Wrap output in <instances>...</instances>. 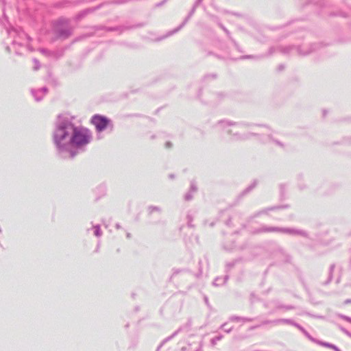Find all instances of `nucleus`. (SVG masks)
<instances>
[{
	"mask_svg": "<svg viewBox=\"0 0 351 351\" xmlns=\"http://www.w3.org/2000/svg\"><path fill=\"white\" fill-rule=\"evenodd\" d=\"M92 139L91 132L84 128L73 127L71 147H83Z\"/></svg>",
	"mask_w": 351,
	"mask_h": 351,
	"instance_id": "nucleus-2",
	"label": "nucleus"
},
{
	"mask_svg": "<svg viewBox=\"0 0 351 351\" xmlns=\"http://www.w3.org/2000/svg\"><path fill=\"white\" fill-rule=\"evenodd\" d=\"M73 127L71 123H63L57 126L53 136L56 146L62 149L71 148Z\"/></svg>",
	"mask_w": 351,
	"mask_h": 351,
	"instance_id": "nucleus-1",
	"label": "nucleus"
},
{
	"mask_svg": "<svg viewBox=\"0 0 351 351\" xmlns=\"http://www.w3.org/2000/svg\"><path fill=\"white\" fill-rule=\"evenodd\" d=\"M91 123L95 125L98 132H101L107 128L110 120L104 116L96 114L92 117Z\"/></svg>",
	"mask_w": 351,
	"mask_h": 351,
	"instance_id": "nucleus-3",
	"label": "nucleus"
}]
</instances>
